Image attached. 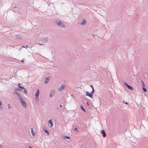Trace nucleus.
<instances>
[{
	"instance_id": "obj_21",
	"label": "nucleus",
	"mask_w": 148,
	"mask_h": 148,
	"mask_svg": "<svg viewBox=\"0 0 148 148\" xmlns=\"http://www.w3.org/2000/svg\"><path fill=\"white\" fill-rule=\"evenodd\" d=\"M143 90L144 92H146L147 91V89L146 88L143 87Z\"/></svg>"
},
{
	"instance_id": "obj_35",
	"label": "nucleus",
	"mask_w": 148,
	"mask_h": 148,
	"mask_svg": "<svg viewBox=\"0 0 148 148\" xmlns=\"http://www.w3.org/2000/svg\"><path fill=\"white\" fill-rule=\"evenodd\" d=\"M18 36V35L16 36Z\"/></svg>"
},
{
	"instance_id": "obj_29",
	"label": "nucleus",
	"mask_w": 148,
	"mask_h": 148,
	"mask_svg": "<svg viewBox=\"0 0 148 148\" xmlns=\"http://www.w3.org/2000/svg\"><path fill=\"white\" fill-rule=\"evenodd\" d=\"M29 147V148H32V147H30V146H28V147Z\"/></svg>"
},
{
	"instance_id": "obj_34",
	"label": "nucleus",
	"mask_w": 148,
	"mask_h": 148,
	"mask_svg": "<svg viewBox=\"0 0 148 148\" xmlns=\"http://www.w3.org/2000/svg\"><path fill=\"white\" fill-rule=\"evenodd\" d=\"M87 104H88V102H87Z\"/></svg>"
},
{
	"instance_id": "obj_3",
	"label": "nucleus",
	"mask_w": 148,
	"mask_h": 148,
	"mask_svg": "<svg viewBox=\"0 0 148 148\" xmlns=\"http://www.w3.org/2000/svg\"><path fill=\"white\" fill-rule=\"evenodd\" d=\"M66 86L64 84L62 85H61V86L59 87L58 89V90L59 91H62L65 88Z\"/></svg>"
},
{
	"instance_id": "obj_12",
	"label": "nucleus",
	"mask_w": 148,
	"mask_h": 148,
	"mask_svg": "<svg viewBox=\"0 0 148 148\" xmlns=\"http://www.w3.org/2000/svg\"><path fill=\"white\" fill-rule=\"evenodd\" d=\"M39 91L38 90L35 93V95L36 97H38L39 95Z\"/></svg>"
},
{
	"instance_id": "obj_33",
	"label": "nucleus",
	"mask_w": 148,
	"mask_h": 148,
	"mask_svg": "<svg viewBox=\"0 0 148 148\" xmlns=\"http://www.w3.org/2000/svg\"><path fill=\"white\" fill-rule=\"evenodd\" d=\"M60 107H62V105H60Z\"/></svg>"
},
{
	"instance_id": "obj_2",
	"label": "nucleus",
	"mask_w": 148,
	"mask_h": 148,
	"mask_svg": "<svg viewBox=\"0 0 148 148\" xmlns=\"http://www.w3.org/2000/svg\"><path fill=\"white\" fill-rule=\"evenodd\" d=\"M124 84L126 86V87L129 89L131 90H133V88L132 87V86L128 85L127 83L125 82L124 83Z\"/></svg>"
},
{
	"instance_id": "obj_20",
	"label": "nucleus",
	"mask_w": 148,
	"mask_h": 148,
	"mask_svg": "<svg viewBox=\"0 0 148 148\" xmlns=\"http://www.w3.org/2000/svg\"><path fill=\"white\" fill-rule=\"evenodd\" d=\"M19 100L21 103L24 101V100L22 98H20Z\"/></svg>"
},
{
	"instance_id": "obj_25",
	"label": "nucleus",
	"mask_w": 148,
	"mask_h": 148,
	"mask_svg": "<svg viewBox=\"0 0 148 148\" xmlns=\"http://www.w3.org/2000/svg\"><path fill=\"white\" fill-rule=\"evenodd\" d=\"M14 90H19V88H14Z\"/></svg>"
},
{
	"instance_id": "obj_32",
	"label": "nucleus",
	"mask_w": 148,
	"mask_h": 148,
	"mask_svg": "<svg viewBox=\"0 0 148 148\" xmlns=\"http://www.w3.org/2000/svg\"><path fill=\"white\" fill-rule=\"evenodd\" d=\"M22 62H23L24 61H23V60L22 61H21Z\"/></svg>"
},
{
	"instance_id": "obj_7",
	"label": "nucleus",
	"mask_w": 148,
	"mask_h": 148,
	"mask_svg": "<svg viewBox=\"0 0 148 148\" xmlns=\"http://www.w3.org/2000/svg\"><path fill=\"white\" fill-rule=\"evenodd\" d=\"M48 122L49 123V124H50V127H52L53 126V122L52 121V120L51 119L50 120H49L48 121Z\"/></svg>"
},
{
	"instance_id": "obj_13",
	"label": "nucleus",
	"mask_w": 148,
	"mask_h": 148,
	"mask_svg": "<svg viewBox=\"0 0 148 148\" xmlns=\"http://www.w3.org/2000/svg\"><path fill=\"white\" fill-rule=\"evenodd\" d=\"M31 133L32 134V135L33 136H34L35 135V134H36V133H35L34 132L33 130V129L32 128H31Z\"/></svg>"
},
{
	"instance_id": "obj_15",
	"label": "nucleus",
	"mask_w": 148,
	"mask_h": 148,
	"mask_svg": "<svg viewBox=\"0 0 148 148\" xmlns=\"http://www.w3.org/2000/svg\"><path fill=\"white\" fill-rule=\"evenodd\" d=\"M86 20L85 19H83V21L81 23V24L84 25V24H86Z\"/></svg>"
},
{
	"instance_id": "obj_11",
	"label": "nucleus",
	"mask_w": 148,
	"mask_h": 148,
	"mask_svg": "<svg viewBox=\"0 0 148 148\" xmlns=\"http://www.w3.org/2000/svg\"><path fill=\"white\" fill-rule=\"evenodd\" d=\"M49 80V78L48 77H47L45 79V84H47Z\"/></svg>"
},
{
	"instance_id": "obj_1",
	"label": "nucleus",
	"mask_w": 148,
	"mask_h": 148,
	"mask_svg": "<svg viewBox=\"0 0 148 148\" xmlns=\"http://www.w3.org/2000/svg\"><path fill=\"white\" fill-rule=\"evenodd\" d=\"M56 23L57 24V25L62 27H63V28H65V25L64 24L62 23L61 21H56Z\"/></svg>"
},
{
	"instance_id": "obj_14",
	"label": "nucleus",
	"mask_w": 148,
	"mask_h": 148,
	"mask_svg": "<svg viewBox=\"0 0 148 148\" xmlns=\"http://www.w3.org/2000/svg\"><path fill=\"white\" fill-rule=\"evenodd\" d=\"M62 137L65 139H69L70 137L69 136H63Z\"/></svg>"
},
{
	"instance_id": "obj_16",
	"label": "nucleus",
	"mask_w": 148,
	"mask_h": 148,
	"mask_svg": "<svg viewBox=\"0 0 148 148\" xmlns=\"http://www.w3.org/2000/svg\"><path fill=\"white\" fill-rule=\"evenodd\" d=\"M21 84L20 83H18V86L20 88H22V89H23L24 88L23 87H22L20 86Z\"/></svg>"
},
{
	"instance_id": "obj_26",
	"label": "nucleus",
	"mask_w": 148,
	"mask_h": 148,
	"mask_svg": "<svg viewBox=\"0 0 148 148\" xmlns=\"http://www.w3.org/2000/svg\"><path fill=\"white\" fill-rule=\"evenodd\" d=\"M77 130H78V129H77V128H75L74 129V130H76V131H77Z\"/></svg>"
},
{
	"instance_id": "obj_24",
	"label": "nucleus",
	"mask_w": 148,
	"mask_h": 148,
	"mask_svg": "<svg viewBox=\"0 0 148 148\" xmlns=\"http://www.w3.org/2000/svg\"><path fill=\"white\" fill-rule=\"evenodd\" d=\"M92 88V92H91L92 93V94H93L94 91V89L93 88Z\"/></svg>"
},
{
	"instance_id": "obj_30",
	"label": "nucleus",
	"mask_w": 148,
	"mask_h": 148,
	"mask_svg": "<svg viewBox=\"0 0 148 148\" xmlns=\"http://www.w3.org/2000/svg\"><path fill=\"white\" fill-rule=\"evenodd\" d=\"M90 86L92 88H93V86L92 85H90Z\"/></svg>"
},
{
	"instance_id": "obj_27",
	"label": "nucleus",
	"mask_w": 148,
	"mask_h": 148,
	"mask_svg": "<svg viewBox=\"0 0 148 148\" xmlns=\"http://www.w3.org/2000/svg\"><path fill=\"white\" fill-rule=\"evenodd\" d=\"M38 44L40 45H43V44H41V43H38Z\"/></svg>"
},
{
	"instance_id": "obj_8",
	"label": "nucleus",
	"mask_w": 148,
	"mask_h": 148,
	"mask_svg": "<svg viewBox=\"0 0 148 148\" xmlns=\"http://www.w3.org/2000/svg\"><path fill=\"white\" fill-rule=\"evenodd\" d=\"M21 103L22 105L23 106H24L25 108H26L27 107V104L25 102V101Z\"/></svg>"
},
{
	"instance_id": "obj_5",
	"label": "nucleus",
	"mask_w": 148,
	"mask_h": 148,
	"mask_svg": "<svg viewBox=\"0 0 148 148\" xmlns=\"http://www.w3.org/2000/svg\"><path fill=\"white\" fill-rule=\"evenodd\" d=\"M14 93L17 95V97L19 99L21 98V96L18 94V93L16 91H14Z\"/></svg>"
},
{
	"instance_id": "obj_23",
	"label": "nucleus",
	"mask_w": 148,
	"mask_h": 148,
	"mask_svg": "<svg viewBox=\"0 0 148 148\" xmlns=\"http://www.w3.org/2000/svg\"><path fill=\"white\" fill-rule=\"evenodd\" d=\"M28 47V45H26L25 46H23L22 47H25V48H27Z\"/></svg>"
},
{
	"instance_id": "obj_19",
	"label": "nucleus",
	"mask_w": 148,
	"mask_h": 148,
	"mask_svg": "<svg viewBox=\"0 0 148 148\" xmlns=\"http://www.w3.org/2000/svg\"><path fill=\"white\" fill-rule=\"evenodd\" d=\"M80 107H81V109L82 110H83L84 111H85V112H86L85 109L82 106H80Z\"/></svg>"
},
{
	"instance_id": "obj_10",
	"label": "nucleus",
	"mask_w": 148,
	"mask_h": 148,
	"mask_svg": "<svg viewBox=\"0 0 148 148\" xmlns=\"http://www.w3.org/2000/svg\"><path fill=\"white\" fill-rule=\"evenodd\" d=\"M54 92L53 91H51L50 94V97H51L54 95Z\"/></svg>"
},
{
	"instance_id": "obj_6",
	"label": "nucleus",
	"mask_w": 148,
	"mask_h": 148,
	"mask_svg": "<svg viewBox=\"0 0 148 148\" xmlns=\"http://www.w3.org/2000/svg\"><path fill=\"white\" fill-rule=\"evenodd\" d=\"M101 133L103 134V136L104 138L106 136V134L105 133V131L104 130H101Z\"/></svg>"
},
{
	"instance_id": "obj_4",
	"label": "nucleus",
	"mask_w": 148,
	"mask_h": 148,
	"mask_svg": "<svg viewBox=\"0 0 148 148\" xmlns=\"http://www.w3.org/2000/svg\"><path fill=\"white\" fill-rule=\"evenodd\" d=\"M86 95L87 96H89V97L92 98L93 97V94H92V93L89 92L88 91H87L86 92Z\"/></svg>"
},
{
	"instance_id": "obj_9",
	"label": "nucleus",
	"mask_w": 148,
	"mask_h": 148,
	"mask_svg": "<svg viewBox=\"0 0 148 148\" xmlns=\"http://www.w3.org/2000/svg\"><path fill=\"white\" fill-rule=\"evenodd\" d=\"M48 39L47 38L45 37L42 40V41L44 43H45L48 41Z\"/></svg>"
},
{
	"instance_id": "obj_28",
	"label": "nucleus",
	"mask_w": 148,
	"mask_h": 148,
	"mask_svg": "<svg viewBox=\"0 0 148 148\" xmlns=\"http://www.w3.org/2000/svg\"><path fill=\"white\" fill-rule=\"evenodd\" d=\"M125 103L126 104H128V103L127 102H125Z\"/></svg>"
},
{
	"instance_id": "obj_17",
	"label": "nucleus",
	"mask_w": 148,
	"mask_h": 148,
	"mask_svg": "<svg viewBox=\"0 0 148 148\" xmlns=\"http://www.w3.org/2000/svg\"><path fill=\"white\" fill-rule=\"evenodd\" d=\"M45 132L48 135H49V132H48V130H44Z\"/></svg>"
},
{
	"instance_id": "obj_31",
	"label": "nucleus",
	"mask_w": 148,
	"mask_h": 148,
	"mask_svg": "<svg viewBox=\"0 0 148 148\" xmlns=\"http://www.w3.org/2000/svg\"><path fill=\"white\" fill-rule=\"evenodd\" d=\"M1 103L0 101V106H1Z\"/></svg>"
},
{
	"instance_id": "obj_18",
	"label": "nucleus",
	"mask_w": 148,
	"mask_h": 148,
	"mask_svg": "<svg viewBox=\"0 0 148 148\" xmlns=\"http://www.w3.org/2000/svg\"><path fill=\"white\" fill-rule=\"evenodd\" d=\"M23 89H24V91H23L24 93L25 94H27V90L25 88H24Z\"/></svg>"
},
{
	"instance_id": "obj_22",
	"label": "nucleus",
	"mask_w": 148,
	"mask_h": 148,
	"mask_svg": "<svg viewBox=\"0 0 148 148\" xmlns=\"http://www.w3.org/2000/svg\"><path fill=\"white\" fill-rule=\"evenodd\" d=\"M8 108H11V106L10 104H8Z\"/></svg>"
}]
</instances>
